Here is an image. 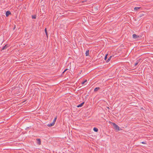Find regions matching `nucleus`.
<instances>
[{"instance_id": "obj_1", "label": "nucleus", "mask_w": 153, "mask_h": 153, "mask_svg": "<svg viewBox=\"0 0 153 153\" xmlns=\"http://www.w3.org/2000/svg\"><path fill=\"white\" fill-rule=\"evenodd\" d=\"M112 124H113L114 129L116 130L117 131H120L121 130V129H120V128L115 123H112Z\"/></svg>"}, {"instance_id": "obj_2", "label": "nucleus", "mask_w": 153, "mask_h": 153, "mask_svg": "<svg viewBox=\"0 0 153 153\" xmlns=\"http://www.w3.org/2000/svg\"><path fill=\"white\" fill-rule=\"evenodd\" d=\"M133 38L136 39L140 38V36L136 35L135 34H133L132 35Z\"/></svg>"}, {"instance_id": "obj_3", "label": "nucleus", "mask_w": 153, "mask_h": 153, "mask_svg": "<svg viewBox=\"0 0 153 153\" xmlns=\"http://www.w3.org/2000/svg\"><path fill=\"white\" fill-rule=\"evenodd\" d=\"M9 46V45L8 44L6 45L2 48L1 51H2L3 50L6 49Z\"/></svg>"}, {"instance_id": "obj_4", "label": "nucleus", "mask_w": 153, "mask_h": 153, "mask_svg": "<svg viewBox=\"0 0 153 153\" xmlns=\"http://www.w3.org/2000/svg\"><path fill=\"white\" fill-rule=\"evenodd\" d=\"M11 13L10 11H7L6 12V17H8L11 14Z\"/></svg>"}, {"instance_id": "obj_5", "label": "nucleus", "mask_w": 153, "mask_h": 153, "mask_svg": "<svg viewBox=\"0 0 153 153\" xmlns=\"http://www.w3.org/2000/svg\"><path fill=\"white\" fill-rule=\"evenodd\" d=\"M36 141H37V144L39 145H40L41 144V140L40 139H36Z\"/></svg>"}, {"instance_id": "obj_6", "label": "nucleus", "mask_w": 153, "mask_h": 153, "mask_svg": "<svg viewBox=\"0 0 153 153\" xmlns=\"http://www.w3.org/2000/svg\"><path fill=\"white\" fill-rule=\"evenodd\" d=\"M84 103H85L84 102H82V103H81L80 104L78 105L77 106V107H82L83 105L84 104Z\"/></svg>"}, {"instance_id": "obj_7", "label": "nucleus", "mask_w": 153, "mask_h": 153, "mask_svg": "<svg viewBox=\"0 0 153 153\" xmlns=\"http://www.w3.org/2000/svg\"><path fill=\"white\" fill-rule=\"evenodd\" d=\"M54 124H55L54 123V122H52L50 124H48V127H51V126H53Z\"/></svg>"}, {"instance_id": "obj_8", "label": "nucleus", "mask_w": 153, "mask_h": 153, "mask_svg": "<svg viewBox=\"0 0 153 153\" xmlns=\"http://www.w3.org/2000/svg\"><path fill=\"white\" fill-rule=\"evenodd\" d=\"M141 9L140 7H135L134 8V10L135 11H136L137 10H138Z\"/></svg>"}, {"instance_id": "obj_9", "label": "nucleus", "mask_w": 153, "mask_h": 153, "mask_svg": "<svg viewBox=\"0 0 153 153\" xmlns=\"http://www.w3.org/2000/svg\"><path fill=\"white\" fill-rule=\"evenodd\" d=\"M140 59L138 60L137 61L136 63H135L134 65L135 66H136L138 64L139 62H140Z\"/></svg>"}, {"instance_id": "obj_10", "label": "nucleus", "mask_w": 153, "mask_h": 153, "mask_svg": "<svg viewBox=\"0 0 153 153\" xmlns=\"http://www.w3.org/2000/svg\"><path fill=\"white\" fill-rule=\"evenodd\" d=\"M100 89V88L99 87H96L94 89V91L97 92Z\"/></svg>"}, {"instance_id": "obj_11", "label": "nucleus", "mask_w": 153, "mask_h": 153, "mask_svg": "<svg viewBox=\"0 0 153 153\" xmlns=\"http://www.w3.org/2000/svg\"><path fill=\"white\" fill-rule=\"evenodd\" d=\"M93 130L95 132H97L98 131V129L97 128L94 127L93 128Z\"/></svg>"}, {"instance_id": "obj_12", "label": "nucleus", "mask_w": 153, "mask_h": 153, "mask_svg": "<svg viewBox=\"0 0 153 153\" xmlns=\"http://www.w3.org/2000/svg\"><path fill=\"white\" fill-rule=\"evenodd\" d=\"M89 50H88L86 51V53H85V55H86V56H88L89 55Z\"/></svg>"}, {"instance_id": "obj_13", "label": "nucleus", "mask_w": 153, "mask_h": 153, "mask_svg": "<svg viewBox=\"0 0 153 153\" xmlns=\"http://www.w3.org/2000/svg\"><path fill=\"white\" fill-rule=\"evenodd\" d=\"M112 57V56H111L108 59L106 60V62H108L110 61V60H111V58Z\"/></svg>"}, {"instance_id": "obj_14", "label": "nucleus", "mask_w": 153, "mask_h": 153, "mask_svg": "<svg viewBox=\"0 0 153 153\" xmlns=\"http://www.w3.org/2000/svg\"><path fill=\"white\" fill-rule=\"evenodd\" d=\"M45 33H46V35L47 36V37H48V32H47V30L46 28H45Z\"/></svg>"}, {"instance_id": "obj_15", "label": "nucleus", "mask_w": 153, "mask_h": 153, "mask_svg": "<svg viewBox=\"0 0 153 153\" xmlns=\"http://www.w3.org/2000/svg\"><path fill=\"white\" fill-rule=\"evenodd\" d=\"M32 17L33 19H35L36 18V16L35 15H32Z\"/></svg>"}, {"instance_id": "obj_16", "label": "nucleus", "mask_w": 153, "mask_h": 153, "mask_svg": "<svg viewBox=\"0 0 153 153\" xmlns=\"http://www.w3.org/2000/svg\"><path fill=\"white\" fill-rule=\"evenodd\" d=\"M56 118H57V117H55L54 118V120H53V122H54V124H55V122L56 121Z\"/></svg>"}, {"instance_id": "obj_17", "label": "nucleus", "mask_w": 153, "mask_h": 153, "mask_svg": "<svg viewBox=\"0 0 153 153\" xmlns=\"http://www.w3.org/2000/svg\"><path fill=\"white\" fill-rule=\"evenodd\" d=\"M107 55H107V54L105 56V58H104V59H105V60H106V61L107 60Z\"/></svg>"}, {"instance_id": "obj_18", "label": "nucleus", "mask_w": 153, "mask_h": 153, "mask_svg": "<svg viewBox=\"0 0 153 153\" xmlns=\"http://www.w3.org/2000/svg\"><path fill=\"white\" fill-rule=\"evenodd\" d=\"M87 80H85L83 82H82V84H84L85 82H87Z\"/></svg>"}, {"instance_id": "obj_19", "label": "nucleus", "mask_w": 153, "mask_h": 153, "mask_svg": "<svg viewBox=\"0 0 153 153\" xmlns=\"http://www.w3.org/2000/svg\"><path fill=\"white\" fill-rule=\"evenodd\" d=\"M67 70H68L67 69H65V70L62 73L63 74Z\"/></svg>"}, {"instance_id": "obj_20", "label": "nucleus", "mask_w": 153, "mask_h": 153, "mask_svg": "<svg viewBox=\"0 0 153 153\" xmlns=\"http://www.w3.org/2000/svg\"><path fill=\"white\" fill-rule=\"evenodd\" d=\"M67 70H68L67 69H65V70L62 73L63 74Z\"/></svg>"}, {"instance_id": "obj_21", "label": "nucleus", "mask_w": 153, "mask_h": 153, "mask_svg": "<svg viewBox=\"0 0 153 153\" xmlns=\"http://www.w3.org/2000/svg\"><path fill=\"white\" fill-rule=\"evenodd\" d=\"M143 15H143V14H141L140 15V17H141V16H142Z\"/></svg>"}, {"instance_id": "obj_22", "label": "nucleus", "mask_w": 153, "mask_h": 153, "mask_svg": "<svg viewBox=\"0 0 153 153\" xmlns=\"http://www.w3.org/2000/svg\"><path fill=\"white\" fill-rule=\"evenodd\" d=\"M143 144H145V143L144 142H143L142 143Z\"/></svg>"}]
</instances>
